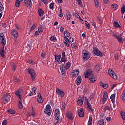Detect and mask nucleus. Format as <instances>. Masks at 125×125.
Masks as SVG:
<instances>
[{"mask_svg": "<svg viewBox=\"0 0 125 125\" xmlns=\"http://www.w3.org/2000/svg\"><path fill=\"white\" fill-rule=\"evenodd\" d=\"M36 27H37V25L36 24L34 23L30 29V33L32 32V31H34V30H35V29H36Z\"/></svg>", "mask_w": 125, "mask_h": 125, "instance_id": "obj_33", "label": "nucleus"}, {"mask_svg": "<svg viewBox=\"0 0 125 125\" xmlns=\"http://www.w3.org/2000/svg\"><path fill=\"white\" fill-rule=\"evenodd\" d=\"M107 98H102V103L103 104H105V103H106V101H107Z\"/></svg>", "mask_w": 125, "mask_h": 125, "instance_id": "obj_45", "label": "nucleus"}, {"mask_svg": "<svg viewBox=\"0 0 125 125\" xmlns=\"http://www.w3.org/2000/svg\"><path fill=\"white\" fill-rule=\"evenodd\" d=\"M66 16L67 20H70L71 19V13L69 11L67 12Z\"/></svg>", "mask_w": 125, "mask_h": 125, "instance_id": "obj_36", "label": "nucleus"}, {"mask_svg": "<svg viewBox=\"0 0 125 125\" xmlns=\"http://www.w3.org/2000/svg\"><path fill=\"white\" fill-rule=\"evenodd\" d=\"M42 31H41L40 32H39L38 30H37L35 32V35L39 36V35H40V34H42Z\"/></svg>", "mask_w": 125, "mask_h": 125, "instance_id": "obj_60", "label": "nucleus"}, {"mask_svg": "<svg viewBox=\"0 0 125 125\" xmlns=\"http://www.w3.org/2000/svg\"><path fill=\"white\" fill-rule=\"evenodd\" d=\"M72 73H73L72 77L73 78H75L76 76H78V75H79L80 71H79L78 70H74Z\"/></svg>", "mask_w": 125, "mask_h": 125, "instance_id": "obj_22", "label": "nucleus"}, {"mask_svg": "<svg viewBox=\"0 0 125 125\" xmlns=\"http://www.w3.org/2000/svg\"><path fill=\"white\" fill-rule=\"evenodd\" d=\"M116 97V95L115 94H112L110 96V99L112 102V103H115V98Z\"/></svg>", "mask_w": 125, "mask_h": 125, "instance_id": "obj_29", "label": "nucleus"}, {"mask_svg": "<svg viewBox=\"0 0 125 125\" xmlns=\"http://www.w3.org/2000/svg\"><path fill=\"white\" fill-rule=\"evenodd\" d=\"M24 6H27L29 5V4L28 3V0H24Z\"/></svg>", "mask_w": 125, "mask_h": 125, "instance_id": "obj_57", "label": "nucleus"}, {"mask_svg": "<svg viewBox=\"0 0 125 125\" xmlns=\"http://www.w3.org/2000/svg\"><path fill=\"white\" fill-rule=\"evenodd\" d=\"M65 68L67 69H70V67H71V63L70 62H68L66 64L65 66H64Z\"/></svg>", "mask_w": 125, "mask_h": 125, "instance_id": "obj_42", "label": "nucleus"}, {"mask_svg": "<svg viewBox=\"0 0 125 125\" xmlns=\"http://www.w3.org/2000/svg\"><path fill=\"white\" fill-rule=\"evenodd\" d=\"M19 109H23V104H22V102L19 101Z\"/></svg>", "mask_w": 125, "mask_h": 125, "instance_id": "obj_41", "label": "nucleus"}, {"mask_svg": "<svg viewBox=\"0 0 125 125\" xmlns=\"http://www.w3.org/2000/svg\"><path fill=\"white\" fill-rule=\"evenodd\" d=\"M93 52L95 55H97V56H100L101 57H102L104 55V53L100 52L98 49L97 48H95L93 49Z\"/></svg>", "mask_w": 125, "mask_h": 125, "instance_id": "obj_11", "label": "nucleus"}, {"mask_svg": "<svg viewBox=\"0 0 125 125\" xmlns=\"http://www.w3.org/2000/svg\"><path fill=\"white\" fill-rule=\"evenodd\" d=\"M44 99L42 97V95L39 93L38 95H37V101L39 102V103H43Z\"/></svg>", "mask_w": 125, "mask_h": 125, "instance_id": "obj_13", "label": "nucleus"}, {"mask_svg": "<svg viewBox=\"0 0 125 125\" xmlns=\"http://www.w3.org/2000/svg\"><path fill=\"white\" fill-rule=\"evenodd\" d=\"M109 87V85L108 84H104V85H103L102 88H104V89H106Z\"/></svg>", "mask_w": 125, "mask_h": 125, "instance_id": "obj_49", "label": "nucleus"}, {"mask_svg": "<svg viewBox=\"0 0 125 125\" xmlns=\"http://www.w3.org/2000/svg\"><path fill=\"white\" fill-rule=\"evenodd\" d=\"M51 106H50V105L48 104L46 106V107L44 111V113L45 114H47L48 116H50L51 115Z\"/></svg>", "mask_w": 125, "mask_h": 125, "instance_id": "obj_9", "label": "nucleus"}, {"mask_svg": "<svg viewBox=\"0 0 125 125\" xmlns=\"http://www.w3.org/2000/svg\"><path fill=\"white\" fill-rule=\"evenodd\" d=\"M113 25L115 28H121V25H120L119 22L117 21L114 22Z\"/></svg>", "mask_w": 125, "mask_h": 125, "instance_id": "obj_26", "label": "nucleus"}, {"mask_svg": "<svg viewBox=\"0 0 125 125\" xmlns=\"http://www.w3.org/2000/svg\"><path fill=\"white\" fill-rule=\"evenodd\" d=\"M27 72L30 74L31 77H32V80H35V78H36V72L33 69L28 68L27 69Z\"/></svg>", "mask_w": 125, "mask_h": 125, "instance_id": "obj_8", "label": "nucleus"}, {"mask_svg": "<svg viewBox=\"0 0 125 125\" xmlns=\"http://www.w3.org/2000/svg\"><path fill=\"white\" fill-rule=\"evenodd\" d=\"M113 36L117 39L118 42H120V43H123V37H120L119 36H118L117 34H114Z\"/></svg>", "mask_w": 125, "mask_h": 125, "instance_id": "obj_15", "label": "nucleus"}, {"mask_svg": "<svg viewBox=\"0 0 125 125\" xmlns=\"http://www.w3.org/2000/svg\"><path fill=\"white\" fill-rule=\"evenodd\" d=\"M60 71L62 75L64 77L66 76L67 74V69L65 67L64 64H61L60 65Z\"/></svg>", "mask_w": 125, "mask_h": 125, "instance_id": "obj_7", "label": "nucleus"}, {"mask_svg": "<svg viewBox=\"0 0 125 125\" xmlns=\"http://www.w3.org/2000/svg\"><path fill=\"white\" fill-rule=\"evenodd\" d=\"M114 58L115 60H119V54L116 53L114 56Z\"/></svg>", "mask_w": 125, "mask_h": 125, "instance_id": "obj_56", "label": "nucleus"}, {"mask_svg": "<svg viewBox=\"0 0 125 125\" xmlns=\"http://www.w3.org/2000/svg\"><path fill=\"white\" fill-rule=\"evenodd\" d=\"M20 5V1H19V0H16L15 6H16V7H19Z\"/></svg>", "mask_w": 125, "mask_h": 125, "instance_id": "obj_34", "label": "nucleus"}, {"mask_svg": "<svg viewBox=\"0 0 125 125\" xmlns=\"http://www.w3.org/2000/svg\"><path fill=\"white\" fill-rule=\"evenodd\" d=\"M108 73L112 79H114V80H117V79H118V76L116 75V73H115V72H114L113 70H109Z\"/></svg>", "mask_w": 125, "mask_h": 125, "instance_id": "obj_10", "label": "nucleus"}, {"mask_svg": "<svg viewBox=\"0 0 125 125\" xmlns=\"http://www.w3.org/2000/svg\"><path fill=\"white\" fill-rule=\"evenodd\" d=\"M125 5H123L121 7V12L122 14H124V13H125Z\"/></svg>", "mask_w": 125, "mask_h": 125, "instance_id": "obj_40", "label": "nucleus"}, {"mask_svg": "<svg viewBox=\"0 0 125 125\" xmlns=\"http://www.w3.org/2000/svg\"><path fill=\"white\" fill-rule=\"evenodd\" d=\"M4 52H5L4 51V48H1V50L0 51V55H1L2 57H4Z\"/></svg>", "mask_w": 125, "mask_h": 125, "instance_id": "obj_32", "label": "nucleus"}, {"mask_svg": "<svg viewBox=\"0 0 125 125\" xmlns=\"http://www.w3.org/2000/svg\"><path fill=\"white\" fill-rule=\"evenodd\" d=\"M60 12L59 14V17H63V10H62V7L61 6H59Z\"/></svg>", "mask_w": 125, "mask_h": 125, "instance_id": "obj_24", "label": "nucleus"}, {"mask_svg": "<svg viewBox=\"0 0 125 125\" xmlns=\"http://www.w3.org/2000/svg\"><path fill=\"white\" fill-rule=\"evenodd\" d=\"M28 63H29V64H32V65H35V62H34L32 60H28L27 61Z\"/></svg>", "mask_w": 125, "mask_h": 125, "instance_id": "obj_51", "label": "nucleus"}, {"mask_svg": "<svg viewBox=\"0 0 125 125\" xmlns=\"http://www.w3.org/2000/svg\"><path fill=\"white\" fill-rule=\"evenodd\" d=\"M2 125H7V120L6 119L3 120Z\"/></svg>", "mask_w": 125, "mask_h": 125, "instance_id": "obj_58", "label": "nucleus"}, {"mask_svg": "<svg viewBox=\"0 0 125 125\" xmlns=\"http://www.w3.org/2000/svg\"><path fill=\"white\" fill-rule=\"evenodd\" d=\"M66 115L67 118L69 119V120H74V118L72 116V112H68L66 113Z\"/></svg>", "mask_w": 125, "mask_h": 125, "instance_id": "obj_23", "label": "nucleus"}, {"mask_svg": "<svg viewBox=\"0 0 125 125\" xmlns=\"http://www.w3.org/2000/svg\"><path fill=\"white\" fill-rule=\"evenodd\" d=\"M27 1L29 7H32V6H33V4H32V0H27Z\"/></svg>", "mask_w": 125, "mask_h": 125, "instance_id": "obj_48", "label": "nucleus"}, {"mask_svg": "<svg viewBox=\"0 0 125 125\" xmlns=\"http://www.w3.org/2000/svg\"><path fill=\"white\" fill-rule=\"evenodd\" d=\"M78 116L80 117V118L84 117V109L83 108H81L80 110L78 111Z\"/></svg>", "mask_w": 125, "mask_h": 125, "instance_id": "obj_14", "label": "nucleus"}, {"mask_svg": "<svg viewBox=\"0 0 125 125\" xmlns=\"http://www.w3.org/2000/svg\"><path fill=\"white\" fill-rule=\"evenodd\" d=\"M71 46H72V48H75V49H77V48H78V46H76V44H75V43H72L71 44Z\"/></svg>", "mask_w": 125, "mask_h": 125, "instance_id": "obj_55", "label": "nucleus"}, {"mask_svg": "<svg viewBox=\"0 0 125 125\" xmlns=\"http://www.w3.org/2000/svg\"><path fill=\"white\" fill-rule=\"evenodd\" d=\"M82 82V78H81V76H79L76 80H75V83L77 85H80L81 84V83Z\"/></svg>", "mask_w": 125, "mask_h": 125, "instance_id": "obj_16", "label": "nucleus"}, {"mask_svg": "<svg viewBox=\"0 0 125 125\" xmlns=\"http://www.w3.org/2000/svg\"><path fill=\"white\" fill-rule=\"evenodd\" d=\"M38 13L39 16L42 17L43 16V14H44V11L42 10V9H38Z\"/></svg>", "mask_w": 125, "mask_h": 125, "instance_id": "obj_21", "label": "nucleus"}, {"mask_svg": "<svg viewBox=\"0 0 125 125\" xmlns=\"http://www.w3.org/2000/svg\"><path fill=\"white\" fill-rule=\"evenodd\" d=\"M4 9V7H3V5L1 3V2L0 1V11H3Z\"/></svg>", "mask_w": 125, "mask_h": 125, "instance_id": "obj_43", "label": "nucleus"}, {"mask_svg": "<svg viewBox=\"0 0 125 125\" xmlns=\"http://www.w3.org/2000/svg\"><path fill=\"white\" fill-rule=\"evenodd\" d=\"M77 103H78V104H80V105H83V99L80 98L78 100Z\"/></svg>", "mask_w": 125, "mask_h": 125, "instance_id": "obj_39", "label": "nucleus"}, {"mask_svg": "<svg viewBox=\"0 0 125 125\" xmlns=\"http://www.w3.org/2000/svg\"><path fill=\"white\" fill-rule=\"evenodd\" d=\"M15 94L20 99H22V95L24 94V90L23 89H17Z\"/></svg>", "mask_w": 125, "mask_h": 125, "instance_id": "obj_3", "label": "nucleus"}, {"mask_svg": "<svg viewBox=\"0 0 125 125\" xmlns=\"http://www.w3.org/2000/svg\"><path fill=\"white\" fill-rule=\"evenodd\" d=\"M56 92L60 97H64L65 96V92L64 91H62V90L58 88H56Z\"/></svg>", "mask_w": 125, "mask_h": 125, "instance_id": "obj_12", "label": "nucleus"}, {"mask_svg": "<svg viewBox=\"0 0 125 125\" xmlns=\"http://www.w3.org/2000/svg\"><path fill=\"white\" fill-rule=\"evenodd\" d=\"M12 34L13 37H14V38H15L16 39L18 36V32H17V30H16V29H13L12 30Z\"/></svg>", "mask_w": 125, "mask_h": 125, "instance_id": "obj_18", "label": "nucleus"}, {"mask_svg": "<svg viewBox=\"0 0 125 125\" xmlns=\"http://www.w3.org/2000/svg\"><path fill=\"white\" fill-rule=\"evenodd\" d=\"M97 19L98 21H99V23L100 24V25H101L103 24V20L101 18H100V17L97 16Z\"/></svg>", "mask_w": 125, "mask_h": 125, "instance_id": "obj_31", "label": "nucleus"}, {"mask_svg": "<svg viewBox=\"0 0 125 125\" xmlns=\"http://www.w3.org/2000/svg\"><path fill=\"white\" fill-rule=\"evenodd\" d=\"M37 93V88L36 87H33L32 88V91L30 94H29V96H32L35 95Z\"/></svg>", "mask_w": 125, "mask_h": 125, "instance_id": "obj_20", "label": "nucleus"}, {"mask_svg": "<svg viewBox=\"0 0 125 125\" xmlns=\"http://www.w3.org/2000/svg\"><path fill=\"white\" fill-rule=\"evenodd\" d=\"M8 114H11V115H14L16 112L14 110L10 109L7 110Z\"/></svg>", "mask_w": 125, "mask_h": 125, "instance_id": "obj_25", "label": "nucleus"}, {"mask_svg": "<svg viewBox=\"0 0 125 125\" xmlns=\"http://www.w3.org/2000/svg\"><path fill=\"white\" fill-rule=\"evenodd\" d=\"M101 65L99 64H97L96 65H95V69L97 72V73H98L99 72L100 70H101Z\"/></svg>", "mask_w": 125, "mask_h": 125, "instance_id": "obj_19", "label": "nucleus"}, {"mask_svg": "<svg viewBox=\"0 0 125 125\" xmlns=\"http://www.w3.org/2000/svg\"><path fill=\"white\" fill-rule=\"evenodd\" d=\"M92 117H90L88 122V125H92Z\"/></svg>", "mask_w": 125, "mask_h": 125, "instance_id": "obj_37", "label": "nucleus"}, {"mask_svg": "<svg viewBox=\"0 0 125 125\" xmlns=\"http://www.w3.org/2000/svg\"><path fill=\"white\" fill-rule=\"evenodd\" d=\"M97 125H104V119L100 120Z\"/></svg>", "mask_w": 125, "mask_h": 125, "instance_id": "obj_30", "label": "nucleus"}, {"mask_svg": "<svg viewBox=\"0 0 125 125\" xmlns=\"http://www.w3.org/2000/svg\"><path fill=\"white\" fill-rule=\"evenodd\" d=\"M121 116H122V118L123 120L124 121H125V113L121 112Z\"/></svg>", "mask_w": 125, "mask_h": 125, "instance_id": "obj_46", "label": "nucleus"}, {"mask_svg": "<svg viewBox=\"0 0 125 125\" xmlns=\"http://www.w3.org/2000/svg\"><path fill=\"white\" fill-rule=\"evenodd\" d=\"M50 9H52V10H53L54 8V3H51L50 4V6H49Z\"/></svg>", "mask_w": 125, "mask_h": 125, "instance_id": "obj_50", "label": "nucleus"}, {"mask_svg": "<svg viewBox=\"0 0 125 125\" xmlns=\"http://www.w3.org/2000/svg\"><path fill=\"white\" fill-rule=\"evenodd\" d=\"M111 8L113 9V10H117L118 9V5L115 4L114 5H111Z\"/></svg>", "mask_w": 125, "mask_h": 125, "instance_id": "obj_38", "label": "nucleus"}, {"mask_svg": "<svg viewBox=\"0 0 125 125\" xmlns=\"http://www.w3.org/2000/svg\"><path fill=\"white\" fill-rule=\"evenodd\" d=\"M122 100L123 102L125 103V89L124 90L123 92H122L121 94Z\"/></svg>", "mask_w": 125, "mask_h": 125, "instance_id": "obj_27", "label": "nucleus"}, {"mask_svg": "<svg viewBox=\"0 0 125 125\" xmlns=\"http://www.w3.org/2000/svg\"><path fill=\"white\" fill-rule=\"evenodd\" d=\"M66 61H67V60H66L65 57H62L60 62V63H62V62H66Z\"/></svg>", "mask_w": 125, "mask_h": 125, "instance_id": "obj_44", "label": "nucleus"}, {"mask_svg": "<svg viewBox=\"0 0 125 125\" xmlns=\"http://www.w3.org/2000/svg\"><path fill=\"white\" fill-rule=\"evenodd\" d=\"M85 78L86 79H89L91 83H95V77H94V75L92 74V71L91 70H87L86 72V74H85Z\"/></svg>", "mask_w": 125, "mask_h": 125, "instance_id": "obj_1", "label": "nucleus"}, {"mask_svg": "<svg viewBox=\"0 0 125 125\" xmlns=\"http://www.w3.org/2000/svg\"><path fill=\"white\" fill-rule=\"evenodd\" d=\"M12 70H14V71H15V70H16V65H15V64L13 63V67H12Z\"/></svg>", "mask_w": 125, "mask_h": 125, "instance_id": "obj_64", "label": "nucleus"}, {"mask_svg": "<svg viewBox=\"0 0 125 125\" xmlns=\"http://www.w3.org/2000/svg\"><path fill=\"white\" fill-rule=\"evenodd\" d=\"M83 56V60H85V61H86V60H88V59L90 58V54H89V52L86 50H84Z\"/></svg>", "mask_w": 125, "mask_h": 125, "instance_id": "obj_4", "label": "nucleus"}, {"mask_svg": "<svg viewBox=\"0 0 125 125\" xmlns=\"http://www.w3.org/2000/svg\"><path fill=\"white\" fill-rule=\"evenodd\" d=\"M76 1H77V2H78V4L80 6H82V1L81 0H76Z\"/></svg>", "mask_w": 125, "mask_h": 125, "instance_id": "obj_61", "label": "nucleus"}, {"mask_svg": "<svg viewBox=\"0 0 125 125\" xmlns=\"http://www.w3.org/2000/svg\"><path fill=\"white\" fill-rule=\"evenodd\" d=\"M64 40L68 43H70V41L69 40V38H68L67 36H66V35H65Z\"/></svg>", "mask_w": 125, "mask_h": 125, "instance_id": "obj_54", "label": "nucleus"}, {"mask_svg": "<svg viewBox=\"0 0 125 125\" xmlns=\"http://www.w3.org/2000/svg\"><path fill=\"white\" fill-rule=\"evenodd\" d=\"M61 59V55L59 56L55 55V59L57 62H59L60 61V59Z\"/></svg>", "mask_w": 125, "mask_h": 125, "instance_id": "obj_28", "label": "nucleus"}, {"mask_svg": "<svg viewBox=\"0 0 125 125\" xmlns=\"http://www.w3.org/2000/svg\"><path fill=\"white\" fill-rule=\"evenodd\" d=\"M4 35L3 33H0V42L3 45V46H5L6 44V40H5Z\"/></svg>", "mask_w": 125, "mask_h": 125, "instance_id": "obj_5", "label": "nucleus"}, {"mask_svg": "<svg viewBox=\"0 0 125 125\" xmlns=\"http://www.w3.org/2000/svg\"><path fill=\"white\" fill-rule=\"evenodd\" d=\"M64 34H66V37H70V36H71V35L70 34V32H69V31H67V30H65L64 31Z\"/></svg>", "mask_w": 125, "mask_h": 125, "instance_id": "obj_53", "label": "nucleus"}, {"mask_svg": "<svg viewBox=\"0 0 125 125\" xmlns=\"http://www.w3.org/2000/svg\"><path fill=\"white\" fill-rule=\"evenodd\" d=\"M54 119L57 121L54 124V125H56L58 123H60L62 121V118L60 117V111L59 109H57L55 110V117Z\"/></svg>", "mask_w": 125, "mask_h": 125, "instance_id": "obj_2", "label": "nucleus"}, {"mask_svg": "<svg viewBox=\"0 0 125 125\" xmlns=\"http://www.w3.org/2000/svg\"><path fill=\"white\" fill-rule=\"evenodd\" d=\"M87 108L88 109V111H90V112L93 113L94 109L92 108V107H91V104L88 102V104H87Z\"/></svg>", "mask_w": 125, "mask_h": 125, "instance_id": "obj_17", "label": "nucleus"}, {"mask_svg": "<svg viewBox=\"0 0 125 125\" xmlns=\"http://www.w3.org/2000/svg\"><path fill=\"white\" fill-rule=\"evenodd\" d=\"M84 91L86 94H88V93H89V90H88V88H85Z\"/></svg>", "mask_w": 125, "mask_h": 125, "instance_id": "obj_59", "label": "nucleus"}, {"mask_svg": "<svg viewBox=\"0 0 125 125\" xmlns=\"http://www.w3.org/2000/svg\"><path fill=\"white\" fill-rule=\"evenodd\" d=\"M1 99L3 101L4 103L6 104V103H8V101L10 100V95L7 93H6L3 96Z\"/></svg>", "mask_w": 125, "mask_h": 125, "instance_id": "obj_6", "label": "nucleus"}, {"mask_svg": "<svg viewBox=\"0 0 125 125\" xmlns=\"http://www.w3.org/2000/svg\"><path fill=\"white\" fill-rule=\"evenodd\" d=\"M50 40L51 41H53L54 42H55V41H56V37H55V36H52L50 38Z\"/></svg>", "mask_w": 125, "mask_h": 125, "instance_id": "obj_47", "label": "nucleus"}, {"mask_svg": "<svg viewBox=\"0 0 125 125\" xmlns=\"http://www.w3.org/2000/svg\"><path fill=\"white\" fill-rule=\"evenodd\" d=\"M95 7H96V8L99 7V2H96V3H95Z\"/></svg>", "mask_w": 125, "mask_h": 125, "instance_id": "obj_62", "label": "nucleus"}, {"mask_svg": "<svg viewBox=\"0 0 125 125\" xmlns=\"http://www.w3.org/2000/svg\"><path fill=\"white\" fill-rule=\"evenodd\" d=\"M31 114L32 116H33V117H34V116H36V113H35V111H34V108L33 107L32 108V111H31Z\"/></svg>", "mask_w": 125, "mask_h": 125, "instance_id": "obj_52", "label": "nucleus"}, {"mask_svg": "<svg viewBox=\"0 0 125 125\" xmlns=\"http://www.w3.org/2000/svg\"><path fill=\"white\" fill-rule=\"evenodd\" d=\"M103 96L104 98L108 99V93L106 91H104L103 93Z\"/></svg>", "mask_w": 125, "mask_h": 125, "instance_id": "obj_35", "label": "nucleus"}, {"mask_svg": "<svg viewBox=\"0 0 125 125\" xmlns=\"http://www.w3.org/2000/svg\"><path fill=\"white\" fill-rule=\"evenodd\" d=\"M60 31L61 33H63V32H64V27L61 26L60 28Z\"/></svg>", "mask_w": 125, "mask_h": 125, "instance_id": "obj_63", "label": "nucleus"}]
</instances>
